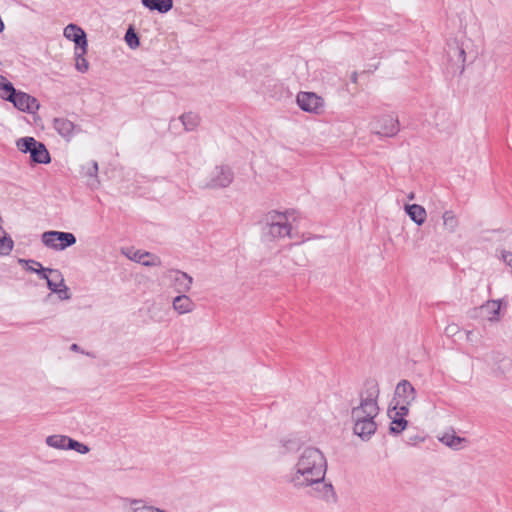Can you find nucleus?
<instances>
[{"label": "nucleus", "mask_w": 512, "mask_h": 512, "mask_svg": "<svg viewBox=\"0 0 512 512\" xmlns=\"http://www.w3.org/2000/svg\"><path fill=\"white\" fill-rule=\"evenodd\" d=\"M327 463L323 453L314 447H307L296 464V472L290 477L295 488L312 486L314 496L327 502L336 501V493L331 483H325Z\"/></svg>", "instance_id": "obj_1"}, {"label": "nucleus", "mask_w": 512, "mask_h": 512, "mask_svg": "<svg viewBox=\"0 0 512 512\" xmlns=\"http://www.w3.org/2000/svg\"><path fill=\"white\" fill-rule=\"evenodd\" d=\"M263 234L269 240L284 238L291 236V225L285 213L278 211H270L266 215V225L263 228Z\"/></svg>", "instance_id": "obj_2"}, {"label": "nucleus", "mask_w": 512, "mask_h": 512, "mask_svg": "<svg viewBox=\"0 0 512 512\" xmlns=\"http://www.w3.org/2000/svg\"><path fill=\"white\" fill-rule=\"evenodd\" d=\"M380 394L378 381L374 378H368L364 382V387L360 392V404L353 407L355 414L361 411H379L378 398Z\"/></svg>", "instance_id": "obj_3"}, {"label": "nucleus", "mask_w": 512, "mask_h": 512, "mask_svg": "<svg viewBox=\"0 0 512 512\" xmlns=\"http://www.w3.org/2000/svg\"><path fill=\"white\" fill-rule=\"evenodd\" d=\"M379 411H361L357 414L351 410V418L354 421L353 432L362 440H369L375 433L377 425L374 418L378 415Z\"/></svg>", "instance_id": "obj_4"}, {"label": "nucleus", "mask_w": 512, "mask_h": 512, "mask_svg": "<svg viewBox=\"0 0 512 512\" xmlns=\"http://www.w3.org/2000/svg\"><path fill=\"white\" fill-rule=\"evenodd\" d=\"M41 239L46 247L57 251L65 250L77 241L73 233L63 231H46Z\"/></svg>", "instance_id": "obj_5"}, {"label": "nucleus", "mask_w": 512, "mask_h": 512, "mask_svg": "<svg viewBox=\"0 0 512 512\" xmlns=\"http://www.w3.org/2000/svg\"><path fill=\"white\" fill-rule=\"evenodd\" d=\"M399 130L398 118L391 114L379 116L372 122V131L379 136L394 137Z\"/></svg>", "instance_id": "obj_6"}, {"label": "nucleus", "mask_w": 512, "mask_h": 512, "mask_svg": "<svg viewBox=\"0 0 512 512\" xmlns=\"http://www.w3.org/2000/svg\"><path fill=\"white\" fill-rule=\"evenodd\" d=\"M234 180V172L228 165H218L210 173L206 187L210 189L226 188Z\"/></svg>", "instance_id": "obj_7"}, {"label": "nucleus", "mask_w": 512, "mask_h": 512, "mask_svg": "<svg viewBox=\"0 0 512 512\" xmlns=\"http://www.w3.org/2000/svg\"><path fill=\"white\" fill-rule=\"evenodd\" d=\"M296 101L303 111L314 114L321 113L324 105L323 98L314 92H300Z\"/></svg>", "instance_id": "obj_8"}, {"label": "nucleus", "mask_w": 512, "mask_h": 512, "mask_svg": "<svg viewBox=\"0 0 512 512\" xmlns=\"http://www.w3.org/2000/svg\"><path fill=\"white\" fill-rule=\"evenodd\" d=\"M9 102L18 110L29 114L36 113L40 108V104L35 97L19 90L16 91Z\"/></svg>", "instance_id": "obj_9"}, {"label": "nucleus", "mask_w": 512, "mask_h": 512, "mask_svg": "<svg viewBox=\"0 0 512 512\" xmlns=\"http://www.w3.org/2000/svg\"><path fill=\"white\" fill-rule=\"evenodd\" d=\"M165 277L169 279L171 286L179 294L187 293L191 289L193 278L186 272L171 269L166 273Z\"/></svg>", "instance_id": "obj_10"}, {"label": "nucleus", "mask_w": 512, "mask_h": 512, "mask_svg": "<svg viewBox=\"0 0 512 512\" xmlns=\"http://www.w3.org/2000/svg\"><path fill=\"white\" fill-rule=\"evenodd\" d=\"M448 61L453 69V73L457 71L459 74H462L465 69V61H466V52L464 48L458 44V42H454L448 45L447 50Z\"/></svg>", "instance_id": "obj_11"}, {"label": "nucleus", "mask_w": 512, "mask_h": 512, "mask_svg": "<svg viewBox=\"0 0 512 512\" xmlns=\"http://www.w3.org/2000/svg\"><path fill=\"white\" fill-rule=\"evenodd\" d=\"M64 36L75 43V50L87 52L88 41L82 28L71 23L64 28Z\"/></svg>", "instance_id": "obj_12"}, {"label": "nucleus", "mask_w": 512, "mask_h": 512, "mask_svg": "<svg viewBox=\"0 0 512 512\" xmlns=\"http://www.w3.org/2000/svg\"><path fill=\"white\" fill-rule=\"evenodd\" d=\"M416 399V390L408 380H401L395 388L394 400L411 404Z\"/></svg>", "instance_id": "obj_13"}, {"label": "nucleus", "mask_w": 512, "mask_h": 512, "mask_svg": "<svg viewBox=\"0 0 512 512\" xmlns=\"http://www.w3.org/2000/svg\"><path fill=\"white\" fill-rule=\"evenodd\" d=\"M54 129L66 140H70L75 133V130L81 131L79 126H76L72 121L66 118H55L53 121Z\"/></svg>", "instance_id": "obj_14"}, {"label": "nucleus", "mask_w": 512, "mask_h": 512, "mask_svg": "<svg viewBox=\"0 0 512 512\" xmlns=\"http://www.w3.org/2000/svg\"><path fill=\"white\" fill-rule=\"evenodd\" d=\"M501 309L500 300H489L479 308H475V312H479L482 317L487 318L489 321H498Z\"/></svg>", "instance_id": "obj_15"}, {"label": "nucleus", "mask_w": 512, "mask_h": 512, "mask_svg": "<svg viewBox=\"0 0 512 512\" xmlns=\"http://www.w3.org/2000/svg\"><path fill=\"white\" fill-rule=\"evenodd\" d=\"M127 256L131 260H133L137 263H140L144 266H147V267L161 265L160 257H158L157 255H155L153 253L147 252V251L135 250V251H133V253L131 255L127 254Z\"/></svg>", "instance_id": "obj_16"}, {"label": "nucleus", "mask_w": 512, "mask_h": 512, "mask_svg": "<svg viewBox=\"0 0 512 512\" xmlns=\"http://www.w3.org/2000/svg\"><path fill=\"white\" fill-rule=\"evenodd\" d=\"M30 160L36 164H48L51 162V156L42 142H37L30 154Z\"/></svg>", "instance_id": "obj_17"}, {"label": "nucleus", "mask_w": 512, "mask_h": 512, "mask_svg": "<svg viewBox=\"0 0 512 512\" xmlns=\"http://www.w3.org/2000/svg\"><path fill=\"white\" fill-rule=\"evenodd\" d=\"M194 307V302L185 293H182L173 299V308L179 314L189 313L194 309Z\"/></svg>", "instance_id": "obj_18"}, {"label": "nucleus", "mask_w": 512, "mask_h": 512, "mask_svg": "<svg viewBox=\"0 0 512 512\" xmlns=\"http://www.w3.org/2000/svg\"><path fill=\"white\" fill-rule=\"evenodd\" d=\"M144 7L161 14L169 12L173 8L172 0H141Z\"/></svg>", "instance_id": "obj_19"}, {"label": "nucleus", "mask_w": 512, "mask_h": 512, "mask_svg": "<svg viewBox=\"0 0 512 512\" xmlns=\"http://www.w3.org/2000/svg\"><path fill=\"white\" fill-rule=\"evenodd\" d=\"M405 211L407 215L414 221L417 225H421L425 222L427 213L424 207L418 204H409L405 206Z\"/></svg>", "instance_id": "obj_20"}, {"label": "nucleus", "mask_w": 512, "mask_h": 512, "mask_svg": "<svg viewBox=\"0 0 512 512\" xmlns=\"http://www.w3.org/2000/svg\"><path fill=\"white\" fill-rule=\"evenodd\" d=\"M388 416L391 419L390 427H389V433L392 435H399L402 431H404L408 425V421L401 417L396 416L395 412L393 410L388 409Z\"/></svg>", "instance_id": "obj_21"}, {"label": "nucleus", "mask_w": 512, "mask_h": 512, "mask_svg": "<svg viewBox=\"0 0 512 512\" xmlns=\"http://www.w3.org/2000/svg\"><path fill=\"white\" fill-rule=\"evenodd\" d=\"M440 441L445 444L446 446L454 449V450H460L464 448L463 444H467L468 440L464 437H460L454 434H444Z\"/></svg>", "instance_id": "obj_22"}, {"label": "nucleus", "mask_w": 512, "mask_h": 512, "mask_svg": "<svg viewBox=\"0 0 512 512\" xmlns=\"http://www.w3.org/2000/svg\"><path fill=\"white\" fill-rule=\"evenodd\" d=\"M14 85L3 75H0V98L10 101L16 93Z\"/></svg>", "instance_id": "obj_23"}, {"label": "nucleus", "mask_w": 512, "mask_h": 512, "mask_svg": "<svg viewBox=\"0 0 512 512\" xmlns=\"http://www.w3.org/2000/svg\"><path fill=\"white\" fill-rule=\"evenodd\" d=\"M179 119L182 122L185 131H194L200 123L199 115L194 112L184 113L179 117Z\"/></svg>", "instance_id": "obj_24"}, {"label": "nucleus", "mask_w": 512, "mask_h": 512, "mask_svg": "<svg viewBox=\"0 0 512 512\" xmlns=\"http://www.w3.org/2000/svg\"><path fill=\"white\" fill-rule=\"evenodd\" d=\"M52 277H54L57 281H60V287H58L55 294L58 295V297L61 300H68L71 298V293L69 288L65 285L63 275L60 271H51Z\"/></svg>", "instance_id": "obj_25"}, {"label": "nucleus", "mask_w": 512, "mask_h": 512, "mask_svg": "<svg viewBox=\"0 0 512 512\" xmlns=\"http://www.w3.org/2000/svg\"><path fill=\"white\" fill-rule=\"evenodd\" d=\"M70 440L69 436L65 435H51L46 438V444L50 447L61 449V450H68L67 444Z\"/></svg>", "instance_id": "obj_26"}, {"label": "nucleus", "mask_w": 512, "mask_h": 512, "mask_svg": "<svg viewBox=\"0 0 512 512\" xmlns=\"http://www.w3.org/2000/svg\"><path fill=\"white\" fill-rule=\"evenodd\" d=\"M20 262H24L28 265L29 264L36 265L38 267V269H31V272L36 273L40 279H45L46 281H47V278H50L48 274H50L52 276L51 271H59L58 269L44 268L40 262L33 260V259L20 260Z\"/></svg>", "instance_id": "obj_27"}, {"label": "nucleus", "mask_w": 512, "mask_h": 512, "mask_svg": "<svg viewBox=\"0 0 512 512\" xmlns=\"http://www.w3.org/2000/svg\"><path fill=\"white\" fill-rule=\"evenodd\" d=\"M37 142L38 141L35 140L33 137L26 136L18 139L16 142V146L18 150L21 151L22 153L31 154V151L33 150Z\"/></svg>", "instance_id": "obj_28"}, {"label": "nucleus", "mask_w": 512, "mask_h": 512, "mask_svg": "<svg viewBox=\"0 0 512 512\" xmlns=\"http://www.w3.org/2000/svg\"><path fill=\"white\" fill-rule=\"evenodd\" d=\"M443 224L445 228L453 233L458 227V219L453 211H445L443 214Z\"/></svg>", "instance_id": "obj_29"}, {"label": "nucleus", "mask_w": 512, "mask_h": 512, "mask_svg": "<svg viewBox=\"0 0 512 512\" xmlns=\"http://www.w3.org/2000/svg\"><path fill=\"white\" fill-rule=\"evenodd\" d=\"M1 231L3 236H0V255H9L13 249L14 242L5 231Z\"/></svg>", "instance_id": "obj_30"}, {"label": "nucleus", "mask_w": 512, "mask_h": 512, "mask_svg": "<svg viewBox=\"0 0 512 512\" xmlns=\"http://www.w3.org/2000/svg\"><path fill=\"white\" fill-rule=\"evenodd\" d=\"M86 53L83 50H75L76 69L81 73H85L89 68V63L85 58Z\"/></svg>", "instance_id": "obj_31"}, {"label": "nucleus", "mask_w": 512, "mask_h": 512, "mask_svg": "<svg viewBox=\"0 0 512 512\" xmlns=\"http://www.w3.org/2000/svg\"><path fill=\"white\" fill-rule=\"evenodd\" d=\"M131 504L134 506V512H167L154 506L145 505L141 500H132Z\"/></svg>", "instance_id": "obj_32"}, {"label": "nucleus", "mask_w": 512, "mask_h": 512, "mask_svg": "<svg viewBox=\"0 0 512 512\" xmlns=\"http://www.w3.org/2000/svg\"><path fill=\"white\" fill-rule=\"evenodd\" d=\"M67 441H68V444H67L68 450H74L80 454H86L90 451V448L86 444L81 443L75 439L70 438V440H67Z\"/></svg>", "instance_id": "obj_33"}, {"label": "nucleus", "mask_w": 512, "mask_h": 512, "mask_svg": "<svg viewBox=\"0 0 512 512\" xmlns=\"http://www.w3.org/2000/svg\"><path fill=\"white\" fill-rule=\"evenodd\" d=\"M411 404H405V402L396 400V403L394 406H390L389 410H393L395 412L396 416H401L405 418L409 412V406Z\"/></svg>", "instance_id": "obj_34"}, {"label": "nucleus", "mask_w": 512, "mask_h": 512, "mask_svg": "<svg viewBox=\"0 0 512 512\" xmlns=\"http://www.w3.org/2000/svg\"><path fill=\"white\" fill-rule=\"evenodd\" d=\"M82 170L85 176L95 178V180H97L98 163L96 161H90L86 166L82 167Z\"/></svg>", "instance_id": "obj_35"}, {"label": "nucleus", "mask_w": 512, "mask_h": 512, "mask_svg": "<svg viewBox=\"0 0 512 512\" xmlns=\"http://www.w3.org/2000/svg\"><path fill=\"white\" fill-rule=\"evenodd\" d=\"M125 40H126L128 46L132 49L137 48L140 45L139 37L132 29H129L126 32Z\"/></svg>", "instance_id": "obj_36"}, {"label": "nucleus", "mask_w": 512, "mask_h": 512, "mask_svg": "<svg viewBox=\"0 0 512 512\" xmlns=\"http://www.w3.org/2000/svg\"><path fill=\"white\" fill-rule=\"evenodd\" d=\"M47 287L51 292L55 293L58 287H60V281H57L54 277L47 278Z\"/></svg>", "instance_id": "obj_37"}, {"label": "nucleus", "mask_w": 512, "mask_h": 512, "mask_svg": "<svg viewBox=\"0 0 512 512\" xmlns=\"http://www.w3.org/2000/svg\"><path fill=\"white\" fill-rule=\"evenodd\" d=\"M283 446L287 449V451H293L299 448L298 442L293 440L284 441Z\"/></svg>", "instance_id": "obj_38"}, {"label": "nucleus", "mask_w": 512, "mask_h": 512, "mask_svg": "<svg viewBox=\"0 0 512 512\" xmlns=\"http://www.w3.org/2000/svg\"><path fill=\"white\" fill-rule=\"evenodd\" d=\"M424 438L420 437V436H415V437H410L407 441L408 444H411V445H414L416 444L417 442L419 441H423Z\"/></svg>", "instance_id": "obj_39"}, {"label": "nucleus", "mask_w": 512, "mask_h": 512, "mask_svg": "<svg viewBox=\"0 0 512 512\" xmlns=\"http://www.w3.org/2000/svg\"><path fill=\"white\" fill-rule=\"evenodd\" d=\"M70 349H71L72 351L79 352V351H80V346H79L78 344H75V343H74V344H72V345H71Z\"/></svg>", "instance_id": "obj_40"}, {"label": "nucleus", "mask_w": 512, "mask_h": 512, "mask_svg": "<svg viewBox=\"0 0 512 512\" xmlns=\"http://www.w3.org/2000/svg\"><path fill=\"white\" fill-rule=\"evenodd\" d=\"M357 77H358L357 72H353L351 75V81L355 83L357 81Z\"/></svg>", "instance_id": "obj_41"}, {"label": "nucleus", "mask_w": 512, "mask_h": 512, "mask_svg": "<svg viewBox=\"0 0 512 512\" xmlns=\"http://www.w3.org/2000/svg\"><path fill=\"white\" fill-rule=\"evenodd\" d=\"M4 28H5L4 22H3L2 18L0 17V32H3Z\"/></svg>", "instance_id": "obj_42"}, {"label": "nucleus", "mask_w": 512, "mask_h": 512, "mask_svg": "<svg viewBox=\"0 0 512 512\" xmlns=\"http://www.w3.org/2000/svg\"><path fill=\"white\" fill-rule=\"evenodd\" d=\"M34 266L35 265L30 264V266L27 268V270L31 272V269H36Z\"/></svg>", "instance_id": "obj_43"}, {"label": "nucleus", "mask_w": 512, "mask_h": 512, "mask_svg": "<svg viewBox=\"0 0 512 512\" xmlns=\"http://www.w3.org/2000/svg\"><path fill=\"white\" fill-rule=\"evenodd\" d=\"M2 230V227L0 226V231Z\"/></svg>", "instance_id": "obj_44"}]
</instances>
